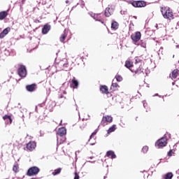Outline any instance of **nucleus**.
<instances>
[{"instance_id":"25","label":"nucleus","mask_w":179,"mask_h":179,"mask_svg":"<svg viewBox=\"0 0 179 179\" xmlns=\"http://www.w3.org/2000/svg\"><path fill=\"white\" fill-rule=\"evenodd\" d=\"M117 129V125L113 124L107 131L108 134H110L111 132H114Z\"/></svg>"},{"instance_id":"13","label":"nucleus","mask_w":179,"mask_h":179,"mask_svg":"<svg viewBox=\"0 0 179 179\" xmlns=\"http://www.w3.org/2000/svg\"><path fill=\"white\" fill-rule=\"evenodd\" d=\"M27 92H34L37 89V85L31 84L26 86Z\"/></svg>"},{"instance_id":"4","label":"nucleus","mask_w":179,"mask_h":179,"mask_svg":"<svg viewBox=\"0 0 179 179\" xmlns=\"http://www.w3.org/2000/svg\"><path fill=\"white\" fill-rule=\"evenodd\" d=\"M17 73L20 78H26L27 76V70L26 66L20 65L17 69Z\"/></svg>"},{"instance_id":"28","label":"nucleus","mask_w":179,"mask_h":179,"mask_svg":"<svg viewBox=\"0 0 179 179\" xmlns=\"http://www.w3.org/2000/svg\"><path fill=\"white\" fill-rule=\"evenodd\" d=\"M61 171H62V169L59 168L57 169H55L53 172H52V176H57L58 174H59L61 173Z\"/></svg>"},{"instance_id":"29","label":"nucleus","mask_w":179,"mask_h":179,"mask_svg":"<svg viewBox=\"0 0 179 179\" xmlns=\"http://www.w3.org/2000/svg\"><path fill=\"white\" fill-rule=\"evenodd\" d=\"M164 178L165 179H172L173 178V173L169 172V173H166L164 176Z\"/></svg>"},{"instance_id":"31","label":"nucleus","mask_w":179,"mask_h":179,"mask_svg":"<svg viewBox=\"0 0 179 179\" xmlns=\"http://www.w3.org/2000/svg\"><path fill=\"white\" fill-rule=\"evenodd\" d=\"M148 150H149V147L148 146H144L142 148V152H143V153H146L148 152Z\"/></svg>"},{"instance_id":"18","label":"nucleus","mask_w":179,"mask_h":179,"mask_svg":"<svg viewBox=\"0 0 179 179\" xmlns=\"http://www.w3.org/2000/svg\"><path fill=\"white\" fill-rule=\"evenodd\" d=\"M65 141H66V137L65 136H60L57 138V146L59 145H62V143H65Z\"/></svg>"},{"instance_id":"36","label":"nucleus","mask_w":179,"mask_h":179,"mask_svg":"<svg viewBox=\"0 0 179 179\" xmlns=\"http://www.w3.org/2000/svg\"><path fill=\"white\" fill-rule=\"evenodd\" d=\"M23 1V2H24V0H22Z\"/></svg>"},{"instance_id":"34","label":"nucleus","mask_w":179,"mask_h":179,"mask_svg":"<svg viewBox=\"0 0 179 179\" xmlns=\"http://www.w3.org/2000/svg\"><path fill=\"white\" fill-rule=\"evenodd\" d=\"M98 20V22H101V23H102V24H104V21H103L101 20Z\"/></svg>"},{"instance_id":"14","label":"nucleus","mask_w":179,"mask_h":179,"mask_svg":"<svg viewBox=\"0 0 179 179\" xmlns=\"http://www.w3.org/2000/svg\"><path fill=\"white\" fill-rule=\"evenodd\" d=\"M50 30H51V25L46 24L43 26L42 29V33L43 34H47L48 31H50Z\"/></svg>"},{"instance_id":"19","label":"nucleus","mask_w":179,"mask_h":179,"mask_svg":"<svg viewBox=\"0 0 179 179\" xmlns=\"http://www.w3.org/2000/svg\"><path fill=\"white\" fill-rule=\"evenodd\" d=\"M107 157H110V159H116L117 155H115V153L113 150H109L106 152Z\"/></svg>"},{"instance_id":"27","label":"nucleus","mask_w":179,"mask_h":179,"mask_svg":"<svg viewBox=\"0 0 179 179\" xmlns=\"http://www.w3.org/2000/svg\"><path fill=\"white\" fill-rule=\"evenodd\" d=\"M8 16V11H1V20H3L5 17Z\"/></svg>"},{"instance_id":"6","label":"nucleus","mask_w":179,"mask_h":179,"mask_svg":"<svg viewBox=\"0 0 179 179\" xmlns=\"http://www.w3.org/2000/svg\"><path fill=\"white\" fill-rule=\"evenodd\" d=\"M37 148V143L36 141H29L26 144V151L27 152H34Z\"/></svg>"},{"instance_id":"23","label":"nucleus","mask_w":179,"mask_h":179,"mask_svg":"<svg viewBox=\"0 0 179 179\" xmlns=\"http://www.w3.org/2000/svg\"><path fill=\"white\" fill-rule=\"evenodd\" d=\"M66 37H68V34H66V32L64 31L59 38L61 43H65Z\"/></svg>"},{"instance_id":"5","label":"nucleus","mask_w":179,"mask_h":179,"mask_svg":"<svg viewBox=\"0 0 179 179\" xmlns=\"http://www.w3.org/2000/svg\"><path fill=\"white\" fill-rule=\"evenodd\" d=\"M111 122H113V117L111 115H105L102 117L101 125H102V127H106V125H108V124H111Z\"/></svg>"},{"instance_id":"24","label":"nucleus","mask_w":179,"mask_h":179,"mask_svg":"<svg viewBox=\"0 0 179 179\" xmlns=\"http://www.w3.org/2000/svg\"><path fill=\"white\" fill-rule=\"evenodd\" d=\"M93 135H96V133H92V134L90 136L89 143L91 145H96V139L94 138V141H92L93 140Z\"/></svg>"},{"instance_id":"15","label":"nucleus","mask_w":179,"mask_h":179,"mask_svg":"<svg viewBox=\"0 0 179 179\" xmlns=\"http://www.w3.org/2000/svg\"><path fill=\"white\" fill-rule=\"evenodd\" d=\"M100 91L103 94H109L110 92L108 91V87L106 85H101L100 86Z\"/></svg>"},{"instance_id":"7","label":"nucleus","mask_w":179,"mask_h":179,"mask_svg":"<svg viewBox=\"0 0 179 179\" xmlns=\"http://www.w3.org/2000/svg\"><path fill=\"white\" fill-rule=\"evenodd\" d=\"M166 145H167V138L166 137L161 138L155 143V145L158 148H164Z\"/></svg>"},{"instance_id":"8","label":"nucleus","mask_w":179,"mask_h":179,"mask_svg":"<svg viewBox=\"0 0 179 179\" xmlns=\"http://www.w3.org/2000/svg\"><path fill=\"white\" fill-rule=\"evenodd\" d=\"M131 5L134 8H145V6H146V1H133L131 3Z\"/></svg>"},{"instance_id":"2","label":"nucleus","mask_w":179,"mask_h":179,"mask_svg":"<svg viewBox=\"0 0 179 179\" xmlns=\"http://www.w3.org/2000/svg\"><path fill=\"white\" fill-rule=\"evenodd\" d=\"M161 13L164 19H167L168 20H172V19H174L173 10L170 8V7H161Z\"/></svg>"},{"instance_id":"10","label":"nucleus","mask_w":179,"mask_h":179,"mask_svg":"<svg viewBox=\"0 0 179 179\" xmlns=\"http://www.w3.org/2000/svg\"><path fill=\"white\" fill-rule=\"evenodd\" d=\"M57 135H58L59 136H65V135H66V128L65 127L59 128L57 132Z\"/></svg>"},{"instance_id":"21","label":"nucleus","mask_w":179,"mask_h":179,"mask_svg":"<svg viewBox=\"0 0 179 179\" xmlns=\"http://www.w3.org/2000/svg\"><path fill=\"white\" fill-rule=\"evenodd\" d=\"M10 31V27L6 28L1 33V38H3Z\"/></svg>"},{"instance_id":"22","label":"nucleus","mask_w":179,"mask_h":179,"mask_svg":"<svg viewBox=\"0 0 179 179\" xmlns=\"http://www.w3.org/2000/svg\"><path fill=\"white\" fill-rule=\"evenodd\" d=\"M120 27V24L117 22L116 21H113L111 23V29L113 30H117L118 27Z\"/></svg>"},{"instance_id":"11","label":"nucleus","mask_w":179,"mask_h":179,"mask_svg":"<svg viewBox=\"0 0 179 179\" xmlns=\"http://www.w3.org/2000/svg\"><path fill=\"white\" fill-rule=\"evenodd\" d=\"M170 78H171L172 79H177V78H178L179 76V70L178 69H174L171 73L170 74Z\"/></svg>"},{"instance_id":"30","label":"nucleus","mask_w":179,"mask_h":179,"mask_svg":"<svg viewBox=\"0 0 179 179\" xmlns=\"http://www.w3.org/2000/svg\"><path fill=\"white\" fill-rule=\"evenodd\" d=\"M115 79H116L117 82H122V77L120 75H116Z\"/></svg>"},{"instance_id":"16","label":"nucleus","mask_w":179,"mask_h":179,"mask_svg":"<svg viewBox=\"0 0 179 179\" xmlns=\"http://www.w3.org/2000/svg\"><path fill=\"white\" fill-rule=\"evenodd\" d=\"M112 15L113 10L110 8L107 7L104 11V15L106 16V17H110V16H111Z\"/></svg>"},{"instance_id":"33","label":"nucleus","mask_w":179,"mask_h":179,"mask_svg":"<svg viewBox=\"0 0 179 179\" xmlns=\"http://www.w3.org/2000/svg\"><path fill=\"white\" fill-rule=\"evenodd\" d=\"M75 177L74 179H79L80 178V177L79 176V173H78V172H75Z\"/></svg>"},{"instance_id":"32","label":"nucleus","mask_w":179,"mask_h":179,"mask_svg":"<svg viewBox=\"0 0 179 179\" xmlns=\"http://www.w3.org/2000/svg\"><path fill=\"white\" fill-rule=\"evenodd\" d=\"M173 155H174V151H173V150H170L168 152V156L169 157H171V156H173Z\"/></svg>"},{"instance_id":"17","label":"nucleus","mask_w":179,"mask_h":179,"mask_svg":"<svg viewBox=\"0 0 179 179\" xmlns=\"http://www.w3.org/2000/svg\"><path fill=\"white\" fill-rule=\"evenodd\" d=\"M3 120L6 121V124H12V117L10 115H6L3 117Z\"/></svg>"},{"instance_id":"26","label":"nucleus","mask_w":179,"mask_h":179,"mask_svg":"<svg viewBox=\"0 0 179 179\" xmlns=\"http://www.w3.org/2000/svg\"><path fill=\"white\" fill-rule=\"evenodd\" d=\"M13 171H14V173H19V164L15 163L13 166Z\"/></svg>"},{"instance_id":"20","label":"nucleus","mask_w":179,"mask_h":179,"mask_svg":"<svg viewBox=\"0 0 179 179\" xmlns=\"http://www.w3.org/2000/svg\"><path fill=\"white\" fill-rule=\"evenodd\" d=\"M118 87H120L118 83H113L110 86V90H113V92H117V90H118Z\"/></svg>"},{"instance_id":"1","label":"nucleus","mask_w":179,"mask_h":179,"mask_svg":"<svg viewBox=\"0 0 179 179\" xmlns=\"http://www.w3.org/2000/svg\"><path fill=\"white\" fill-rule=\"evenodd\" d=\"M124 66L127 68V69H129L131 72L135 73V75H141V73H143L142 60H141L140 59H136L134 64L131 59H127L124 63Z\"/></svg>"},{"instance_id":"9","label":"nucleus","mask_w":179,"mask_h":179,"mask_svg":"<svg viewBox=\"0 0 179 179\" xmlns=\"http://www.w3.org/2000/svg\"><path fill=\"white\" fill-rule=\"evenodd\" d=\"M141 37L142 34H141V31H136L135 34L131 35V38L134 43H138Z\"/></svg>"},{"instance_id":"3","label":"nucleus","mask_w":179,"mask_h":179,"mask_svg":"<svg viewBox=\"0 0 179 179\" xmlns=\"http://www.w3.org/2000/svg\"><path fill=\"white\" fill-rule=\"evenodd\" d=\"M38 173H40V168L37 166H32L28 169L27 176L31 177L33 176H37Z\"/></svg>"},{"instance_id":"12","label":"nucleus","mask_w":179,"mask_h":179,"mask_svg":"<svg viewBox=\"0 0 179 179\" xmlns=\"http://www.w3.org/2000/svg\"><path fill=\"white\" fill-rule=\"evenodd\" d=\"M70 86L73 89H78L79 86V81H78V80H76V78H73V80H71V83Z\"/></svg>"},{"instance_id":"35","label":"nucleus","mask_w":179,"mask_h":179,"mask_svg":"<svg viewBox=\"0 0 179 179\" xmlns=\"http://www.w3.org/2000/svg\"><path fill=\"white\" fill-rule=\"evenodd\" d=\"M122 125H125V123H122Z\"/></svg>"}]
</instances>
